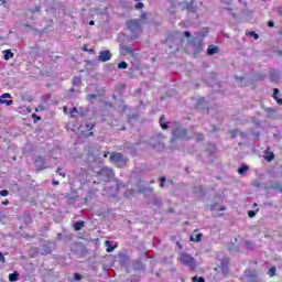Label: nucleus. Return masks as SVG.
I'll return each instance as SVG.
<instances>
[{"label":"nucleus","mask_w":282,"mask_h":282,"mask_svg":"<svg viewBox=\"0 0 282 282\" xmlns=\"http://www.w3.org/2000/svg\"><path fill=\"white\" fill-rule=\"evenodd\" d=\"M160 126L162 129L166 130L170 128H174L173 132H172V140L175 141L177 139L180 140H191V137H188V134H186V129L182 128V124H180V122H166V119L164 118V116H161L160 118Z\"/></svg>","instance_id":"nucleus-1"},{"label":"nucleus","mask_w":282,"mask_h":282,"mask_svg":"<svg viewBox=\"0 0 282 282\" xmlns=\"http://www.w3.org/2000/svg\"><path fill=\"white\" fill-rule=\"evenodd\" d=\"M109 161L117 169H124V166H127V162H129V159L124 158V155L120 152H112L109 156Z\"/></svg>","instance_id":"nucleus-2"},{"label":"nucleus","mask_w":282,"mask_h":282,"mask_svg":"<svg viewBox=\"0 0 282 282\" xmlns=\"http://www.w3.org/2000/svg\"><path fill=\"white\" fill-rule=\"evenodd\" d=\"M178 259H180L182 265L189 268V270H195L197 268V261L195 260V258H193V256H191L186 252L180 253Z\"/></svg>","instance_id":"nucleus-3"},{"label":"nucleus","mask_w":282,"mask_h":282,"mask_svg":"<svg viewBox=\"0 0 282 282\" xmlns=\"http://www.w3.org/2000/svg\"><path fill=\"white\" fill-rule=\"evenodd\" d=\"M97 175L99 177H105V182H111L116 177V172H113V169L111 167L104 166L97 172Z\"/></svg>","instance_id":"nucleus-4"},{"label":"nucleus","mask_w":282,"mask_h":282,"mask_svg":"<svg viewBox=\"0 0 282 282\" xmlns=\"http://www.w3.org/2000/svg\"><path fill=\"white\" fill-rule=\"evenodd\" d=\"M7 98H12V95H10V93H6L0 96V105H6L7 107H10V105H14V101L12 99Z\"/></svg>","instance_id":"nucleus-5"},{"label":"nucleus","mask_w":282,"mask_h":282,"mask_svg":"<svg viewBox=\"0 0 282 282\" xmlns=\"http://www.w3.org/2000/svg\"><path fill=\"white\" fill-rule=\"evenodd\" d=\"M34 164L37 171H45V169H47V166H45V158L43 156H37L34 161Z\"/></svg>","instance_id":"nucleus-6"},{"label":"nucleus","mask_w":282,"mask_h":282,"mask_svg":"<svg viewBox=\"0 0 282 282\" xmlns=\"http://www.w3.org/2000/svg\"><path fill=\"white\" fill-rule=\"evenodd\" d=\"M99 61L101 63H107V61H111V52L109 50L99 52Z\"/></svg>","instance_id":"nucleus-7"},{"label":"nucleus","mask_w":282,"mask_h":282,"mask_svg":"<svg viewBox=\"0 0 282 282\" xmlns=\"http://www.w3.org/2000/svg\"><path fill=\"white\" fill-rule=\"evenodd\" d=\"M83 228H85V221L83 220H78L73 224V230H75V232H78V230H83Z\"/></svg>","instance_id":"nucleus-8"},{"label":"nucleus","mask_w":282,"mask_h":282,"mask_svg":"<svg viewBox=\"0 0 282 282\" xmlns=\"http://www.w3.org/2000/svg\"><path fill=\"white\" fill-rule=\"evenodd\" d=\"M140 28V20H131L128 22V29L130 30H139Z\"/></svg>","instance_id":"nucleus-9"},{"label":"nucleus","mask_w":282,"mask_h":282,"mask_svg":"<svg viewBox=\"0 0 282 282\" xmlns=\"http://www.w3.org/2000/svg\"><path fill=\"white\" fill-rule=\"evenodd\" d=\"M217 52H219V47L215 45H209L207 48L208 56H213V54H217Z\"/></svg>","instance_id":"nucleus-10"},{"label":"nucleus","mask_w":282,"mask_h":282,"mask_svg":"<svg viewBox=\"0 0 282 282\" xmlns=\"http://www.w3.org/2000/svg\"><path fill=\"white\" fill-rule=\"evenodd\" d=\"M3 58L4 61H10V58H14V53L11 50L3 51Z\"/></svg>","instance_id":"nucleus-11"},{"label":"nucleus","mask_w":282,"mask_h":282,"mask_svg":"<svg viewBox=\"0 0 282 282\" xmlns=\"http://www.w3.org/2000/svg\"><path fill=\"white\" fill-rule=\"evenodd\" d=\"M105 246H106V252H113V250H116V246H112L111 241L109 240L105 241Z\"/></svg>","instance_id":"nucleus-12"},{"label":"nucleus","mask_w":282,"mask_h":282,"mask_svg":"<svg viewBox=\"0 0 282 282\" xmlns=\"http://www.w3.org/2000/svg\"><path fill=\"white\" fill-rule=\"evenodd\" d=\"M153 148L156 151H164V142L158 141L156 143H152Z\"/></svg>","instance_id":"nucleus-13"},{"label":"nucleus","mask_w":282,"mask_h":282,"mask_svg":"<svg viewBox=\"0 0 282 282\" xmlns=\"http://www.w3.org/2000/svg\"><path fill=\"white\" fill-rule=\"evenodd\" d=\"M69 119L70 120H76V113H78V108H76V107H73V108H70V110H69Z\"/></svg>","instance_id":"nucleus-14"},{"label":"nucleus","mask_w":282,"mask_h":282,"mask_svg":"<svg viewBox=\"0 0 282 282\" xmlns=\"http://www.w3.org/2000/svg\"><path fill=\"white\" fill-rule=\"evenodd\" d=\"M193 45H194L196 52H202V40L196 39V40L193 42Z\"/></svg>","instance_id":"nucleus-15"},{"label":"nucleus","mask_w":282,"mask_h":282,"mask_svg":"<svg viewBox=\"0 0 282 282\" xmlns=\"http://www.w3.org/2000/svg\"><path fill=\"white\" fill-rule=\"evenodd\" d=\"M280 90L279 88L273 89V98L276 100L278 105H282V99H279Z\"/></svg>","instance_id":"nucleus-16"},{"label":"nucleus","mask_w":282,"mask_h":282,"mask_svg":"<svg viewBox=\"0 0 282 282\" xmlns=\"http://www.w3.org/2000/svg\"><path fill=\"white\" fill-rule=\"evenodd\" d=\"M249 169H250V167H249L248 165H242V166H240V167L238 169L239 175H246V173H248Z\"/></svg>","instance_id":"nucleus-17"},{"label":"nucleus","mask_w":282,"mask_h":282,"mask_svg":"<svg viewBox=\"0 0 282 282\" xmlns=\"http://www.w3.org/2000/svg\"><path fill=\"white\" fill-rule=\"evenodd\" d=\"M9 281L11 282L19 281V272L14 271L13 273L9 274Z\"/></svg>","instance_id":"nucleus-18"},{"label":"nucleus","mask_w":282,"mask_h":282,"mask_svg":"<svg viewBox=\"0 0 282 282\" xmlns=\"http://www.w3.org/2000/svg\"><path fill=\"white\" fill-rule=\"evenodd\" d=\"M86 131H91L94 127H96V123L94 122H85L84 124Z\"/></svg>","instance_id":"nucleus-19"},{"label":"nucleus","mask_w":282,"mask_h":282,"mask_svg":"<svg viewBox=\"0 0 282 282\" xmlns=\"http://www.w3.org/2000/svg\"><path fill=\"white\" fill-rule=\"evenodd\" d=\"M247 36H252L254 39V41H259V34L254 31H248Z\"/></svg>","instance_id":"nucleus-20"},{"label":"nucleus","mask_w":282,"mask_h":282,"mask_svg":"<svg viewBox=\"0 0 282 282\" xmlns=\"http://www.w3.org/2000/svg\"><path fill=\"white\" fill-rule=\"evenodd\" d=\"M210 210H226V206H219L217 204L210 205Z\"/></svg>","instance_id":"nucleus-21"},{"label":"nucleus","mask_w":282,"mask_h":282,"mask_svg":"<svg viewBox=\"0 0 282 282\" xmlns=\"http://www.w3.org/2000/svg\"><path fill=\"white\" fill-rule=\"evenodd\" d=\"M202 234H194L191 236V241H202Z\"/></svg>","instance_id":"nucleus-22"},{"label":"nucleus","mask_w":282,"mask_h":282,"mask_svg":"<svg viewBox=\"0 0 282 282\" xmlns=\"http://www.w3.org/2000/svg\"><path fill=\"white\" fill-rule=\"evenodd\" d=\"M118 69H127V67H129V65L127 64V62L122 61L117 65Z\"/></svg>","instance_id":"nucleus-23"},{"label":"nucleus","mask_w":282,"mask_h":282,"mask_svg":"<svg viewBox=\"0 0 282 282\" xmlns=\"http://www.w3.org/2000/svg\"><path fill=\"white\" fill-rule=\"evenodd\" d=\"M221 265H223V272H224L223 274H224V276H226V274H228V273H226V272H228V262L223 261Z\"/></svg>","instance_id":"nucleus-24"},{"label":"nucleus","mask_w":282,"mask_h":282,"mask_svg":"<svg viewBox=\"0 0 282 282\" xmlns=\"http://www.w3.org/2000/svg\"><path fill=\"white\" fill-rule=\"evenodd\" d=\"M73 85H74V87H78V85H80V77L75 76L73 78Z\"/></svg>","instance_id":"nucleus-25"},{"label":"nucleus","mask_w":282,"mask_h":282,"mask_svg":"<svg viewBox=\"0 0 282 282\" xmlns=\"http://www.w3.org/2000/svg\"><path fill=\"white\" fill-rule=\"evenodd\" d=\"M268 274L270 276H274V274H276V267H271L268 271Z\"/></svg>","instance_id":"nucleus-26"},{"label":"nucleus","mask_w":282,"mask_h":282,"mask_svg":"<svg viewBox=\"0 0 282 282\" xmlns=\"http://www.w3.org/2000/svg\"><path fill=\"white\" fill-rule=\"evenodd\" d=\"M160 187L161 188H164V185L166 184V177H164V176H162L161 178H160Z\"/></svg>","instance_id":"nucleus-27"},{"label":"nucleus","mask_w":282,"mask_h":282,"mask_svg":"<svg viewBox=\"0 0 282 282\" xmlns=\"http://www.w3.org/2000/svg\"><path fill=\"white\" fill-rule=\"evenodd\" d=\"M1 197H8L10 195V192L8 189L0 191Z\"/></svg>","instance_id":"nucleus-28"},{"label":"nucleus","mask_w":282,"mask_h":282,"mask_svg":"<svg viewBox=\"0 0 282 282\" xmlns=\"http://www.w3.org/2000/svg\"><path fill=\"white\" fill-rule=\"evenodd\" d=\"M273 188H275V191H279L280 193H282V185L279 183L273 184Z\"/></svg>","instance_id":"nucleus-29"},{"label":"nucleus","mask_w":282,"mask_h":282,"mask_svg":"<svg viewBox=\"0 0 282 282\" xmlns=\"http://www.w3.org/2000/svg\"><path fill=\"white\" fill-rule=\"evenodd\" d=\"M74 280L75 281H83V275H80L79 273H74Z\"/></svg>","instance_id":"nucleus-30"},{"label":"nucleus","mask_w":282,"mask_h":282,"mask_svg":"<svg viewBox=\"0 0 282 282\" xmlns=\"http://www.w3.org/2000/svg\"><path fill=\"white\" fill-rule=\"evenodd\" d=\"M267 162H272L274 160V153H270L269 155L265 156Z\"/></svg>","instance_id":"nucleus-31"},{"label":"nucleus","mask_w":282,"mask_h":282,"mask_svg":"<svg viewBox=\"0 0 282 282\" xmlns=\"http://www.w3.org/2000/svg\"><path fill=\"white\" fill-rule=\"evenodd\" d=\"M87 100L91 101V100H96V98H98L96 95L94 94H90V95H87Z\"/></svg>","instance_id":"nucleus-32"},{"label":"nucleus","mask_w":282,"mask_h":282,"mask_svg":"<svg viewBox=\"0 0 282 282\" xmlns=\"http://www.w3.org/2000/svg\"><path fill=\"white\" fill-rule=\"evenodd\" d=\"M32 118H33L34 122H39V120H41V117L37 116L36 113H33Z\"/></svg>","instance_id":"nucleus-33"},{"label":"nucleus","mask_w":282,"mask_h":282,"mask_svg":"<svg viewBox=\"0 0 282 282\" xmlns=\"http://www.w3.org/2000/svg\"><path fill=\"white\" fill-rule=\"evenodd\" d=\"M56 173H58V175H61V177H66V174L61 172V167H57Z\"/></svg>","instance_id":"nucleus-34"},{"label":"nucleus","mask_w":282,"mask_h":282,"mask_svg":"<svg viewBox=\"0 0 282 282\" xmlns=\"http://www.w3.org/2000/svg\"><path fill=\"white\" fill-rule=\"evenodd\" d=\"M137 10H142V2H138L134 4Z\"/></svg>","instance_id":"nucleus-35"},{"label":"nucleus","mask_w":282,"mask_h":282,"mask_svg":"<svg viewBox=\"0 0 282 282\" xmlns=\"http://www.w3.org/2000/svg\"><path fill=\"white\" fill-rule=\"evenodd\" d=\"M256 215H257V212H254V210H250L249 213H248V216L249 217H256Z\"/></svg>","instance_id":"nucleus-36"},{"label":"nucleus","mask_w":282,"mask_h":282,"mask_svg":"<svg viewBox=\"0 0 282 282\" xmlns=\"http://www.w3.org/2000/svg\"><path fill=\"white\" fill-rule=\"evenodd\" d=\"M126 52H128L129 54H133V48L126 46L124 47Z\"/></svg>","instance_id":"nucleus-37"},{"label":"nucleus","mask_w":282,"mask_h":282,"mask_svg":"<svg viewBox=\"0 0 282 282\" xmlns=\"http://www.w3.org/2000/svg\"><path fill=\"white\" fill-rule=\"evenodd\" d=\"M0 261L2 263H6V257L3 256V253L0 251Z\"/></svg>","instance_id":"nucleus-38"},{"label":"nucleus","mask_w":282,"mask_h":282,"mask_svg":"<svg viewBox=\"0 0 282 282\" xmlns=\"http://www.w3.org/2000/svg\"><path fill=\"white\" fill-rule=\"evenodd\" d=\"M196 140L199 142L202 140H204V135L203 134H196Z\"/></svg>","instance_id":"nucleus-39"},{"label":"nucleus","mask_w":282,"mask_h":282,"mask_svg":"<svg viewBox=\"0 0 282 282\" xmlns=\"http://www.w3.org/2000/svg\"><path fill=\"white\" fill-rule=\"evenodd\" d=\"M268 28H274V22L272 20L268 22Z\"/></svg>","instance_id":"nucleus-40"},{"label":"nucleus","mask_w":282,"mask_h":282,"mask_svg":"<svg viewBox=\"0 0 282 282\" xmlns=\"http://www.w3.org/2000/svg\"><path fill=\"white\" fill-rule=\"evenodd\" d=\"M93 135H94V132H91V130L88 133H86V138H91Z\"/></svg>","instance_id":"nucleus-41"},{"label":"nucleus","mask_w":282,"mask_h":282,"mask_svg":"<svg viewBox=\"0 0 282 282\" xmlns=\"http://www.w3.org/2000/svg\"><path fill=\"white\" fill-rule=\"evenodd\" d=\"M184 36H186V39H189V36H191V32L185 31V32H184Z\"/></svg>","instance_id":"nucleus-42"},{"label":"nucleus","mask_w":282,"mask_h":282,"mask_svg":"<svg viewBox=\"0 0 282 282\" xmlns=\"http://www.w3.org/2000/svg\"><path fill=\"white\" fill-rule=\"evenodd\" d=\"M147 21V13H142V22L144 23Z\"/></svg>","instance_id":"nucleus-43"},{"label":"nucleus","mask_w":282,"mask_h":282,"mask_svg":"<svg viewBox=\"0 0 282 282\" xmlns=\"http://www.w3.org/2000/svg\"><path fill=\"white\" fill-rule=\"evenodd\" d=\"M245 246L246 248H252V242H246Z\"/></svg>","instance_id":"nucleus-44"},{"label":"nucleus","mask_w":282,"mask_h":282,"mask_svg":"<svg viewBox=\"0 0 282 282\" xmlns=\"http://www.w3.org/2000/svg\"><path fill=\"white\" fill-rule=\"evenodd\" d=\"M83 52H88L87 44L82 47Z\"/></svg>","instance_id":"nucleus-45"},{"label":"nucleus","mask_w":282,"mask_h":282,"mask_svg":"<svg viewBox=\"0 0 282 282\" xmlns=\"http://www.w3.org/2000/svg\"><path fill=\"white\" fill-rule=\"evenodd\" d=\"M63 112L65 113V116H67V106L63 107Z\"/></svg>","instance_id":"nucleus-46"},{"label":"nucleus","mask_w":282,"mask_h":282,"mask_svg":"<svg viewBox=\"0 0 282 282\" xmlns=\"http://www.w3.org/2000/svg\"><path fill=\"white\" fill-rule=\"evenodd\" d=\"M8 204H10V200H3L2 202V206H8Z\"/></svg>","instance_id":"nucleus-47"},{"label":"nucleus","mask_w":282,"mask_h":282,"mask_svg":"<svg viewBox=\"0 0 282 282\" xmlns=\"http://www.w3.org/2000/svg\"><path fill=\"white\" fill-rule=\"evenodd\" d=\"M199 278H197V275L192 278V282H197Z\"/></svg>","instance_id":"nucleus-48"},{"label":"nucleus","mask_w":282,"mask_h":282,"mask_svg":"<svg viewBox=\"0 0 282 282\" xmlns=\"http://www.w3.org/2000/svg\"><path fill=\"white\" fill-rule=\"evenodd\" d=\"M197 282H206V280L204 279V276L198 278Z\"/></svg>","instance_id":"nucleus-49"},{"label":"nucleus","mask_w":282,"mask_h":282,"mask_svg":"<svg viewBox=\"0 0 282 282\" xmlns=\"http://www.w3.org/2000/svg\"><path fill=\"white\" fill-rule=\"evenodd\" d=\"M52 184H53V186H58L59 183H58V181H53Z\"/></svg>","instance_id":"nucleus-50"},{"label":"nucleus","mask_w":282,"mask_h":282,"mask_svg":"<svg viewBox=\"0 0 282 282\" xmlns=\"http://www.w3.org/2000/svg\"><path fill=\"white\" fill-rule=\"evenodd\" d=\"M34 12H41V7H36Z\"/></svg>","instance_id":"nucleus-51"},{"label":"nucleus","mask_w":282,"mask_h":282,"mask_svg":"<svg viewBox=\"0 0 282 282\" xmlns=\"http://www.w3.org/2000/svg\"><path fill=\"white\" fill-rule=\"evenodd\" d=\"M89 25H96V22H95L94 20H91V21L89 22Z\"/></svg>","instance_id":"nucleus-52"},{"label":"nucleus","mask_w":282,"mask_h":282,"mask_svg":"<svg viewBox=\"0 0 282 282\" xmlns=\"http://www.w3.org/2000/svg\"><path fill=\"white\" fill-rule=\"evenodd\" d=\"M104 158H109V152H105Z\"/></svg>","instance_id":"nucleus-53"},{"label":"nucleus","mask_w":282,"mask_h":282,"mask_svg":"<svg viewBox=\"0 0 282 282\" xmlns=\"http://www.w3.org/2000/svg\"><path fill=\"white\" fill-rule=\"evenodd\" d=\"M217 128H215V126H212V129H209V131H216Z\"/></svg>","instance_id":"nucleus-54"}]
</instances>
